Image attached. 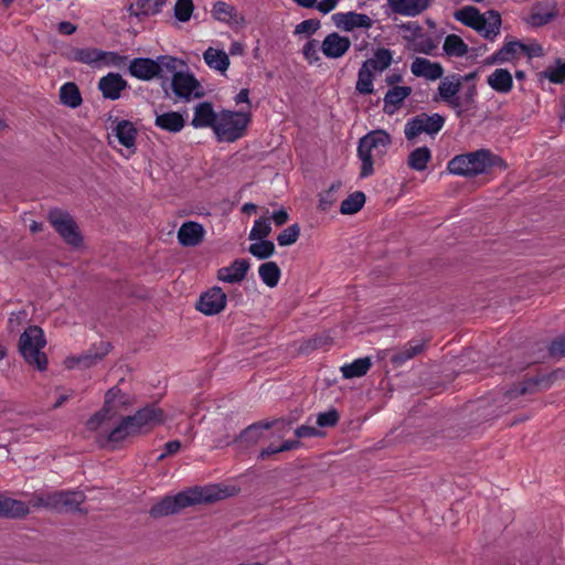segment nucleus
<instances>
[{"label":"nucleus","mask_w":565,"mask_h":565,"mask_svg":"<svg viewBox=\"0 0 565 565\" xmlns=\"http://www.w3.org/2000/svg\"><path fill=\"white\" fill-rule=\"evenodd\" d=\"M221 498L220 491L215 486L192 487L175 495H166L150 508L149 514L151 518L159 519L177 514L188 507L214 502Z\"/></svg>","instance_id":"obj_1"},{"label":"nucleus","mask_w":565,"mask_h":565,"mask_svg":"<svg viewBox=\"0 0 565 565\" xmlns=\"http://www.w3.org/2000/svg\"><path fill=\"white\" fill-rule=\"evenodd\" d=\"M164 412L156 404H149L134 415L121 417L119 423L108 433L109 443H120L129 436L146 433L163 424Z\"/></svg>","instance_id":"obj_2"},{"label":"nucleus","mask_w":565,"mask_h":565,"mask_svg":"<svg viewBox=\"0 0 565 565\" xmlns=\"http://www.w3.org/2000/svg\"><path fill=\"white\" fill-rule=\"evenodd\" d=\"M503 160L488 149L455 156L447 164L450 173L461 177H475L487 173L493 167H503Z\"/></svg>","instance_id":"obj_3"},{"label":"nucleus","mask_w":565,"mask_h":565,"mask_svg":"<svg viewBox=\"0 0 565 565\" xmlns=\"http://www.w3.org/2000/svg\"><path fill=\"white\" fill-rule=\"evenodd\" d=\"M392 145V138L385 130H372L360 138L358 158L361 160L360 178L374 173V163L381 160Z\"/></svg>","instance_id":"obj_4"},{"label":"nucleus","mask_w":565,"mask_h":565,"mask_svg":"<svg viewBox=\"0 0 565 565\" xmlns=\"http://www.w3.org/2000/svg\"><path fill=\"white\" fill-rule=\"evenodd\" d=\"M179 60L170 55H160L156 60L150 57H136L129 62L128 73L140 81L159 78L161 88L168 95V72L173 71V64Z\"/></svg>","instance_id":"obj_5"},{"label":"nucleus","mask_w":565,"mask_h":565,"mask_svg":"<svg viewBox=\"0 0 565 565\" xmlns=\"http://www.w3.org/2000/svg\"><path fill=\"white\" fill-rule=\"evenodd\" d=\"M455 19L463 25L477 31L486 40L493 42L501 30V15L495 10H489L480 13L479 9L472 6H466L457 10L454 14Z\"/></svg>","instance_id":"obj_6"},{"label":"nucleus","mask_w":565,"mask_h":565,"mask_svg":"<svg viewBox=\"0 0 565 565\" xmlns=\"http://www.w3.org/2000/svg\"><path fill=\"white\" fill-rule=\"evenodd\" d=\"M45 345L43 330L38 326H30L19 338L18 351L25 363L35 366L39 371H44L47 367V356L43 352Z\"/></svg>","instance_id":"obj_7"},{"label":"nucleus","mask_w":565,"mask_h":565,"mask_svg":"<svg viewBox=\"0 0 565 565\" xmlns=\"http://www.w3.org/2000/svg\"><path fill=\"white\" fill-rule=\"evenodd\" d=\"M250 117L243 111L223 110L218 114L214 134L218 141L233 142L243 137Z\"/></svg>","instance_id":"obj_8"},{"label":"nucleus","mask_w":565,"mask_h":565,"mask_svg":"<svg viewBox=\"0 0 565 565\" xmlns=\"http://www.w3.org/2000/svg\"><path fill=\"white\" fill-rule=\"evenodd\" d=\"M171 89L173 95L184 102L204 96V90L200 82L193 74L177 71V64H173V71L168 72V90ZM168 97L170 94L168 93Z\"/></svg>","instance_id":"obj_9"},{"label":"nucleus","mask_w":565,"mask_h":565,"mask_svg":"<svg viewBox=\"0 0 565 565\" xmlns=\"http://www.w3.org/2000/svg\"><path fill=\"white\" fill-rule=\"evenodd\" d=\"M47 220L66 244L73 247L81 246L83 237L76 222L68 212L52 209L49 211Z\"/></svg>","instance_id":"obj_10"},{"label":"nucleus","mask_w":565,"mask_h":565,"mask_svg":"<svg viewBox=\"0 0 565 565\" xmlns=\"http://www.w3.org/2000/svg\"><path fill=\"white\" fill-rule=\"evenodd\" d=\"M445 121V117L441 116L440 114L435 113L428 115L426 113H420L415 117L408 119L407 122L405 124V138L408 141H412L422 134L434 136L443 129Z\"/></svg>","instance_id":"obj_11"},{"label":"nucleus","mask_w":565,"mask_h":565,"mask_svg":"<svg viewBox=\"0 0 565 565\" xmlns=\"http://www.w3.org/2000/svg\"><path fill=\"white\" fill-rule=\"evenodd\" d=\"M544 382V379H529L523 383H520L510 390L498 394L497 402L500 403L501 412L505 413L516 406V403H513L521 395L533 394L537 391V386Z\"/></svg>","instance_id":"obj_12"},{"label":"nucleus","mask_w":565,"mask_h":565,"mask_svg":"<svg viewBox=\"0 0 565 565\" xmlns=\"http://www.w3.org/2000/svg\"><path fill=\"white\" fill-rule=\"evenodd\" d=\"M226 301V294L221 287L215 286L200 296L195 308L206 316H214L224 310Z\"/></svg>","instance_id":"obj_13"},{"label":"nucleus","mask_w":565,"mask_h":565,"mask_svg":"<svg viewBox=\"0 0 565 565\" xmlns=\"http://www.w3.org/2000/svg\"><path fill=\"white\" fill-rule=\"evenodd\" d=\"M110 349L111 344L109 342L100 341L95 343L83 354L67 359V367L76 365L83 369L92 367L102 361L109 353Z\"/></svg>","instance_id":"obj_14"},{"label":"nucleus","mask_w":565,"mask_h":565,"mask_svg":"<svg viewBox=\"0 0 565 565\" xmlns=\"http://www.w3.org/2000/svg\"><path fill=\"white\" fill-rule=\"evenodd\" d=\"M461 89V75L451 74L441 77L438 85V95L451 109L460 108L458 93Z\"/></svg>","instance_id":"obj_15"},{"label":"nucleus","mask_w":565,"mask_h":565,"mask_svg":"<svg viewBox=\"0 0 565 565\" xmlns=\"http://www.w3.org/2000/svg\"><path fill=\"white\" fill-rule=\"evenodd\" d=\"M332 20L339 29L347 32L356 28L370 29L373 25V21L367 14L354 11L334 13Z\"/></svg>","instance_id":"obj_16"},{"label":"nucleus","mask_w":565,"mask_h":565,"mask_svg":"<svg viewBox=\"0 0 565 565\" xmlns=\"http://www.w3.org/2000/svg\"><path fill=\"white\" fill-rule=\"evenodd\" d=\"M127 87L128 82L119 73H108L98 81V89L105 99H119Z\"/></svg>","instance_id":"obj_17"},{"label":"nucleus","mask_w":565,"mask_h":565,"mask_svg":"<svg viewBox=\"0 0 565 565\" xmlns=\"http://www.w3.org/2000/svg\"><path fill=\"white\" fill-rule=\"evenodd\" d=\"M351 41L337 32L328 34L321 44V51L328 58H340L350 49Z\"/></svg>","instance_id":"obj_18"},{"label":"nucleus","mask_w":565,"mask_h":565,"mask_svg":"<svg viewBox=\"0 0 565 565\" xmlns=\"http://www.w3.org/2000/svg\"><path fill=\"white\" fill-rule=\"evenodd\" d=\"M250 263L245 258H237L230 266L222 267L217 270V279L228 284H237L245 279Z\"/></svg>","instance_id":"obj_19"},{"label":"nucleus","mask_w":565,"mask_h":565,"mask_svg":"<svg viewBox=\"0 0 565 565\" xmlns=\"http://www.w3.org/2000/svg\"><path fill=\"white\" fill-rule=\"evenodd\" d=\"M86 495L83 491L61 490L56 491V512L73 513L81 511Z\"/></svg>","instance_id":"obj_20"},{"label":"nucleus","mask_w":565,"mask_h":565,"mask_svg":"<svg viewBox=\"0 0 565 565\" xmlns=\"http://www.w3.org/2000/svg\"><path fill=\"white\" fill-rule=\"evenodd\" d=\"M426 340H411L405 345L394 351L390 358V361L394 366L399 367L404 365L407 361L423 353L426 350Z\"/></svg>","instance_id":"obj_21"},{"label":"nucleus","mask_w":565,"mask_h":565,"mask_svg":"<svg viewBox=\"0 0 565 565\" xmlns=\"http://www.w3.org/2000/svg\"><path fill=\"white\" fill-rule=\"evenodd\" d=\"M411 71L416 77H424L428 81H436L443 77L444 68L440 63L431 62L425 57H415L411 64Z\"/></svg>","instance_id":"obj_22"},{"label":"nucleus","mask_w":565,"mask_h":565,"mask_svg":"<svg viewBox=\"0 0 565 565\" xmlns=\"http://www.w3.org/2000/svg\"><path fill=\"white\" fill-rule=\"evenodd\" d=\"M205 230L198 222H184L178 231V241L185 247H194L203 242Z\"/></svg>","instance_id":"obj_23"},{"label":"nucleus","mask_w":565,"mask_h":565,"mask_svg":"<svg viewBox=\"0 0 565 565\" xmlns=\"http://www.w3.org/2000/svg\"><path fill=\"white\" fill-rule=\"evenodd\" d=\"M218 115L214 111L213 105L210 102L199 103L194 108V115L191 125L194 128L210 127L214 130L217 124Z\"/></svg>","instance_id":"obj_24"},{"label":"nucleus","mask_w":565,"mask_h":565,"mask_svg":"<svg viewBox=\"0 0 565 565\" xmlns=\"http://www.w3.org/2000/svg\"><path fill=\"white\" fill-rule=\"evenodd\" d=\"M212 15L215 20L230 25L243 26L246 23L244 15L239 14L234 6L224 1L214 3Z\"/></svg>","instance_id":"obj_25"},{"label":"nucleus","mask_w":565,"mask_h":565,"mask_svg":"<svg viewBox=\"0 0 565 565\" xmlns=\"http://www.w3.org/2000/svg\"><path fill=\"white\" fill-rule=\"evenodd\" d=\"M412 94L411 86H394L390 88L383 100L384 107L383 111L387 115H393L397 109H399L404 103V100Z\"/></svg>","instance_id":"obj_26"},{"label":"nucleus","mask_w":565,"mask_h":565,"mask_svg":"<svg viewBox=\"0 0 565 565\" xmlns=\"http://www.w3.org/2000/svg\"><path fill=\"white\" fill-rule=\"evenodd\" d=\"M30 513L29 505L20 500L0 493V516L8 519H23Z\"/></svg>","instance_id":"obj_27"},{"label":"nucleus","mask_w":565,"mask_h":565,"mask_svg":"<svg viewBox=\"0 0 565 565\" xmlns=\"http://www.w3.org/2000/svg\"><path fill=\"white\" fill-rule=\"evenodd\" d=\"M277 423L286 424L284 420H262L253 423L247 426L238 436H236L233 439V443L245 441L248 445H254L260 439L263 429H270Z\"/></svg>","instance_id":"obj_28"},{"label":"nucleus","mask_w":565,"mask_h":565,"mask_svg":"<svg viewBox=\"0 0 565 565\" xmlns=\"http://www.w3.org/2000/svg\"><path fill=\"white\" fill-rule=\"evenodd\" d=\"M488 85L499 94H508L513 88V77L505 68H495L488 77Z\"/></svg>","instance_id":"obj_29"},{"label":"nucleus","mask_w":565,"mask_h":565,"mask_svg":"<svg viewBox=\"0 0 565 565\" xmlns=\"http://www.w3.org/2000/svg\"><path fill=\"white\" fill-rule=\"evenodd\" d=\"M156 126L169 132H179L185 125V120L180 113L168 111L156 116Z\"/></svg>","instance_id":"obj_30"},{"label":"nucleus","mask_w":565,"mask_h":565,"mask_svg":"<svg viewBox=\"0 0 565 565\" xmlns=\"http://www.w3.org/2000/svg\"><path fill=\"white\" fill-rule=\"evenodd\" d=\"M393 63V52L386 47H377L371 58L363 62L372 72H383Z\"/></svg>","instance_id":"obj_31"},{"label":"nucleus","mask_w":565,"mask_h":565,"mask_svg":"<svg viewBox=\"0 0 565 565\" xmlns=\"http://www.w3.org/2000/svg\"><path fill=\"white\" fill-rule=\"evenodd\" d=\"M114 132L120 145L128 149L135 147L137 129L131 121L125 119L117 121Z\"/></svg>","instance_id":"obj_32"},{"label":"nucleus","mask_w":565,"mask_h":565,"mask_svg":"<svg viewBox=\"0 0 565 565\" xmlns=\"http://www.w3.org/2000/svg\"><path fill=\"white\" fill-rule=\"evenodd\" d=\"M557 14L558 10L555 4L537 6L533 9L529 22L533 26H543L555 19Z\"/></svg>","instance_id":"obj_33"},{"label":"nucleus","mask_w":565,"mask_h":565,"mask_svg":"<svg viewBox=\"0 0 565 565\" xmlns=\"http://www.w3.org/2000/svg\"><path fill=\"white\" fill-rule=\"evenodd\" d=\"M60 102L64 106L77 108L81 106L83 99L77 85L73 82H67L60 88Z\"/></svg>","instance_id":"obj_34"},{"label":"nucleus","mask_w":565,"mask_h":565,"mask_svg":"<svg viewBox=\"0 0 565 565\" xmlns=\"http://www.w3.org/2000/svg\"><path fill=\"white\" fill-rule=\"evenodd\" d=\"M167 0H137L130 6V11L136 17H148L159 13Z\"/></svg>","instance_id":"obj_35"},{"label":"nucleus","mask_w":565,"mask_h":565,"mask_svg":"<svg viewBox=\"0 0 565 565\" xmlns=\"http://www.w3.org/2000/svg\"><path fill=\"white\" fill-rule=\"evenodd\" d=\"M258 275L267 287L274 288L280 280L281 270L275 262H266L258 267Z\"/></svg>","instance_id":"obj_36"},{"label":"nucleus","mask_w":565,"mask_h":565,"mask_svg":"<svg viewBox=\"0 0 565 565\" xmlns=\"http://www.w3.org/2000/svg\"><path fill=\"white\" fill-rule=\"evenodd\" d=\"M205 63L220 72H225L230 66L228 55L223 50L209 47L203 54Z\"/></svg>","instance_id":"obj_37"},{"label":"nucleus","mask_w":565,"mask_h":565,"mask_svg":"<svg viewBox=\"0 0 565 565\" xmlns=\"http://www.w3.org/2000/svg\"><path fill=\"white\" fill-rule=\"evenodd\" d=\"M372 362L370 358H361L354 360L350 364H345L341 367V372L344 379L361 377L367 373Z\"/></svg>","instance_id":"obj_38"},{"label":"nucleus","mask_w":565,"mask_h":565,"mask_svg":"<svg viewBox=\"0 0 565 565\" xmlns=\"http://www.w3.org/2000/svg\"><path fill=\"white\" fill-rule=\"evenodd\" d=\"M430 159L431 152L428 147L424 146L416 148L409 153L407 163L413 170L424 171Z\"/></svg>","instance_id":"obj_39"},{"label":"nucleus","mask_w":565,"mask_h":565,"mask_svg":"<svg viewBox=\"0 0 565 565\" xmlns=\"http://www.w3.org/2000/svg\"><path fill=\"white\" fill-rule=\"evenodd\" d=\"M443 47L448 56L461 57L468 53V45L456 34L447 35Z\"/></svg>","instance_id":"obj_40"},{"label":"nucleus","mask_w":565,"mask_h":565,"mask_svg":"<svg viewBox=\"0 0 565 565\" xmlns=\"http://www.w3.org/2000/svg\"><path fill=\"white\" fill-rule=\"evenodd\" d=\"M106 58V52L98 49H76L73 51V60L84 64H94Z\"/></svg>","instance_id":"obj_41"},{"label":"nucleus","mask_w":565,"mask_h":565,"mask_svg":"<svg viewBox=\"0 0 565 565\" xmlns=\"http://www.w3.org/2000/svg\"><path fill=\"white\" fill-rule=\"evenodd\" d=\"M365 203V194L361 191H355L342 201L340 212L342 214H354L359 212Z\"/></svg>","instance_id":"obj_42"},{"label":"nucleus","mask_w":565,"mask_h":565,"mask_svg":"<svg viewBox=\"0 0 565 565\" xmlns=\"http://www.w3.org/2000/svg\"><path fill=\"white\" fill-rule=\"evenodd\" d=\"M258 242L253 243L248 247V252L258 259H268L271 257L275 252L276 247L275 244L271 241H268L266 238L257 239Z\"/></svg>","instance_id":"obj_43"},{"label":"nucleus","mask_w":565,"mask_h":565,"mask_svg":"<svg viewBox=\"0 0 565 565\" xmlns=\"http://www.w3.org/2000/svg\"><path fill=\"white\" fill-rule=\"evenodd\" d=\"M373 79L374 75L371 70H369L365 65L359 70L358 81L355 84V89L362 95H369L373 93Z\"/></svg>","instance_id":"obj_44"},{"label":"nucleus","mask_w":565,"mask_h":565,"mask_svg":"<svg viewBox=\"0 0 565 565\" xmlns=\"http://www.w3.org/2000/svg\"><path fill=\"white\" fill-rule=\"evenodd\" d=\"M29 503L34 508H44L55 511L56 508V491L53 492H34L32 493Z\"/></svg>","instance_id":"obj_45"},{"label":"nucleus","mask_w":565,"mask_h":565,"mask_svg":"<svg viewBox=\"0 0 565 565\" xmlns=\"http://www.w3.org/2000/svg\"><path fill=\"white\" fill-rule=\"evenodd\" d=\"M125 404H127V395L115 386L107 391L103 409L111 415L116 411L117 405Z\"/></svg>","instance_id":"obj_46"},{"label":"nucleus","mask_w":565,"mask_h":565,"mask_svg":"<svg viewBox=\"0 0 565 565\" xmlns=\"http://www.w3.org/2000/svg\"><path fill=\"white\" fill-rule=\"evenodd\" d=\"M477 87L475 84L469 86L463 96H459L460 108L454 109L457 117H462L467 111L476 108Z\"/></svg>","instance_id":"obj_47"},{"label":"nucleus","mask_w":565,"mask_h":565,"mask_svg":"<svg viewBox=\"0 0 565 565\" xmlns=\"http://www.w3.org/2000/svg\"><path fill=\"white\" fill-rule=\"evenodd\" d=\"M271 233V224L269 218L260 217L255 220L254 225L248 234L249 241L267 238Z\"/></svg>","instance_id":"obj_48"},{"label":"nucleus","mask_w":565,"mask_h":565,"mask_svg":"<svg viewBox=\"0 0 565 565\" xmlns=\"http://www.w3.org/2000/svg\"><path fill=\"white\" fill-rule=\"evenodd\" d=\"M520 49H525V44L520 41H510L497 51L501 63L512 62L516 58Z\"/></svg>","instance_id":"obj_49"},{"label":"nucleus","mask_w":565,"mask_h":565,"mask_svg":"<svg viewBox=\"0 0 565 565\" xmlns=\"http://www.w3.org/2000/svg\"><path fill=\"white\" fill-rule=\"evenodd\" d=\"M393 12L407 15L415 17L418 14V9H416V4L413 3V0H387Z\"/></svg>","instance_id":"obj_50"},{"label":"nucleus","mask_w":565,"mask_h":565,"mask_svg":"<svg viewBox=\"0 0 565 565\" xmlns=\"http://www.w3.org/2000/svg\"><path fill=\"white\" fill-rule=\"evenodd\" d=\"M299 235H300V226H299V224L295 223L279 233V235L277 236L278 245L279 246L292 245L298 241Z\"/></svg>","instance_id":"obj_51"},{"label":"nucleus","mask_w":565,"mask_h":565,"mask_svg":"<svg viewBox=\"0 0 565 565\" xmlns=\"http://www.w3.org/2000/svg\"><path fill=\"white\" fill-rule=\"evenodd\" d=\"M543 75L550 79V82L555 84H561L565 81V61L562 62L561 58L556 60L555 66H548Z\"/></svg>","instance_id":"obj_52"},{"label":"nucleus","mask_w":565,"mask_h":565,"mask_svg":"<svg viewBox=\"0 0 565 565\" xmlns=\"http://www.w3.org/2000/svg\"><path fill=\"white\" fill-rule=\"evenodd\" d=\"M194 6L192 0H177L174 4V17L180 22L190 20Z\"/></svg>","instance_id":"obj_53"},{"label":"nucleus","mask_w":565,"mask_h":565,"mask_svg":"<svg viewBox=\"0 0 565 565\" xmlns=\"http://www.w3.org/2000/svg\"><path fill=\"white\" fill-rule=\"evenodd\" d=\"M339 422V413L335 408L319 413L317 416V425L319 427H334Z\"/></svg>","instance_id":"obj_54"},{"label":"nucleus","mask_w":565,"mask_h":565,"mask_svg":"<svg viewBox=\"0 0 565 565\" xmlns=\"http://www.w3.org/2000/svg\"><path fill=\"white\" fill-rule=\"evenodd\" d=\"M302 54L309 64L318 63L320 61L318 41L315 39L309 40L302 47Z\"/></svg>","instance_id":"obj_55"},{"label":"nucleus","mask_w":565,"mask_h":565,"mask_svg":"<svg viewBox=\"0 0 565 565\" xmlns=\"http://www.w3.org/2000/svg\"><path fill=\"white\" fill-rule=\"evenodd\" d=\"M320 28V21L317 19L303 20L296 25V34H313Z\"/></svg>","instance_id":"obj_56"},{"label":"nucleus","mask_w":565,"mask_h":565,"mask_svg":"<svg viewBox=\"0 0 565 565\" xmlns=\"http://www.w3.org/2000/svg\"><path fill=\"white\" fill-rule=\"evenodd\" d=\"M548 353L553 358L565 356V333L553 340L548 347Z\"/></svg>","instance_id":"obj_57"},{"label":"nucleus","mask_w":565,"mask_h":565,"mask_svg":"<svg viewBox=\"0 0 565 565\" xmlns=\"http://www.w3.org/2000/svg\"><path fill=\"white\" fill-rule=\"evenodd\" d=\"M111 415L107 412H105L103 408L102 411L97 412L96 414H94L87 422H86V427L87 429L89 430H96L98 429V427L104 423V420H106L107 418H109Z\"/></svg>","instance_id":"obj_58"},{"label":"nucleus","mask_w":565,"mask_h":565,"mask_svg":"<svg viewBox=\"0 0 565 565\" xmlns=\"http://www.w3.org/2000/svg\"><path fill=\"white\" fill-rule=\"evenodd\" d=\"M295 435L298 438H308L320 436L321 433L312 426L301 425L295 430Z\"/></svg>","instance_id":"obj_59"},{"label":"nucleus","mask_w":565,"mask_h":565,"mask_svg":"<svg viewBox=\"0 0 565 565\" xmlns=\"http://www.w3.org/2000/svg\"><path fill=\"white\" fill-rule=\"evenodd\" d=\"M181 448V443L177 439L170 440L164 445V451L159 456L158 460H162L168 456L177 454Z\"/></svg>","instance_id":"obj_60"},{"label":"nucleus","mask_w":565,"mask_h":565,"mask_svg":"<svg viewBox=\"0 0 565 565\" xmlns=\"http://www.w3.org/2000/svg\"><path fill=\"white\" fill-rule=\"evenodd\" d=\"M106 57L108 58V63L116 67L125 66L128 61L127 56L120 55L116 52H106Z\"/></svg>","instance_id":"obj_61"},{"label":"nucleus","mask_w":565,"mask_h":565,"mask_svg":"<svg viewBox=\"0 0 565 565\" xmlns=\"http://www.w3.org/2000/svg\"><path fill=\"white\" fill-rule=\"evenodd\" d=\"M268 218L269 221L273 220L276 226H282L289 221V214L285 209H280L278 211H275Z\"/></svg>","instance_id":"obj_62"},{"label":"nucleus","mask_w":565,"mask_h":565,"mask_svg":"<svg viewBox=\"0 0 565 565\" xmlns=\"http://www.w3.org/2000/svg\"><path fill=\"white\" fill-rule=\"evenodd\" d=\"M340 0H321L316 3V8L323 14L331 12L338 6Z\"/></svg>","instance_id":"obj_63"},{"label":"nucleus","mask_w":565,"mask_h":565,"mask_svg":"<svg viewBox=\"0 0 565 565\" xmlns=\"http://www.w3.org/2000/svg\"><path fill=\"white\" fill-rule=\"evenodd\" d=\"M520 51H523L524 53H526V55L529 57L543 55V47L540 44H531V45L525 44V49H520Z\"/></svg>","instance_id":"obj_64"}]
</instances>
